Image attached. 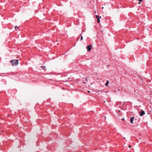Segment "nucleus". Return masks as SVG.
Here are the masks:
<instances>
[{"label": "nucleus", "mask_w": 152, "mask_h": 152, "mask_svg": "<svg viewBox=\"0 0 152 152\" xmlns=\"http://www.w3.org/2000/svg\"><path fill=\"white\" fill-rule=\"evenodd\" d=\"M10 63H11L13 66L17 65L18 63V60H12L10 61Z\"/></svg>", "instance_id": "obj_1"}, {"label": "nucleus", "mask_w": 152, "mask_h": 152, "mask_svg": "<svg viewBox=\"0 0 152 152\" xmlns=\"http://www.w3.org/2000/svg\"><path fill=\"white\" fill-rule=\"evenodd\" d=\"M95 17L97 18V23H99L100 22V19L101 18V17L98 15H96Z\"/></svg>", "instance_id": "obj_2"}, {"label": "nucleus", "mask_w": 152, "mask_h": 152, "mask_svg": "<svg viewBox=\"0 0 152 152\" xmlns=\"http://www.w3.org/2000/svg\"><path fill=\"white\" fill-rule=\"evenodd\" d=\"M92 47V45H88L86 47V48L87 49V50L88 51H90L91 50V49Z\"/></svg>", "instance_id": "obj_3"}, {"label": "nucleus", "mask_w": 152, "mask_h": 152, "mask_svg": "<svg viewBox=\"0 0 152 152\" xmlns=\"http://www.w3.org/2000/svg\"><path fill=\"white\" fill-rule=\"evenodd\" d=\"M145 114L144 111L143 110H141L140 113V116H142Z\"/></svg>", "instance_id": "obj_4"}, {"label": "nucleus", "mask_w": 152, "mask_h": 152, "mask_svg": "<svg viewBox=\"0 0 152 152\" xmlns=\"http://www.w3.org/2000/svg\"><path fill=\"white\" fill-rule=\"evenodd\" d=\"M134 117H131V118L130 122H131V123H132V124H133V121L134 120Z\"/></svg>", "instance_id": "obj_5"}, {"label": "nucleus", "mask_w": 152, "mask_h": 152, "mask_svg": "<svg viewBox=\"0 0 152 152\" xmlns=\"http://www.w3.org/2000/svg\"><path fill=\"white\" fill-rule=\"evenodd\" d=\"M109 81L108 80H107V82H106V83L105 84V86H108V84H109Z\"/></svg>", "instance_id": "obj_6"}, {"label": "nucleus", "mask_w": 152, "mask_h": 152, "mask_svg": "<svg viewBox=\"0 0 152 152\" xmlns=\"http://www.w3.org/2000/svg\"><path fill=\"white\" fill-rule=\"evenodd\" d=\"M81 34H82V33ZM81 34H81V35H80V36H81L80 40H82L83 39V37L82 36H81Z\"/></svg>", "instance_id": "obj_7"}, {"label": "nucleus", "mask_w": 152, "mask_h": 152, "mask_svg": "<svg viewBox=\"0 0 152 152\" xmlns=\"http://www.w3.org/2000/svg\"><path fill=\"white\" fill-rule=\"evenodd\" d=\"M17 28L18 29V27H17V26H15V30H17Z\"/></svg>", "instance_id": "obj_8"}, {"label": "nucleus", "mask_w": 152, "mask_h": 152, "mask_svg": "<svg viewBox=\"0 0 152 152\" xmlns=\"http://www.w3.org/2000/svg\"><path fill=\"white\" fill-rule=\"evenodd\" d=\"M98 92H100L102 93V91H99Z\"/></svg>", "instance_id": "obj_9"}, {"label": "nucleus", "mask_w": 152, "mask_h": 152, "mask_svg": "<svg viewBox=\"0 0 152 152\" xmlns=\"http://www.w3.org/2000/svg\"><path fill=\"white\" fill-rule=\"evenodd\" d=\"M139 1L141 2L142 0H138Z\"/></svg>", "instance_id": "obj_10"}, {"label": "nucleus", "mask_w": 152, "mask_h": 152, "mask_svg": "<svg viewBox=\"0 0 152 152\" xmlns=\"http://www.w3.org/2000/svg\"><path fill=\"white\" fill-rule=\"evenodd\" d=\"M129 148H131V146H130V145H129Z\"/></svg>", "instance_id": "obj_11"}, {"label": "nucleus", "mask_w": 152, "mask_h": 152, "mask_svg": "<svg viewBox=\"0 0 152 152\" xmlns=\"http://www.w3.org/2000/svg\"><path fill=\"white\" fill-rule=\"evenodd\" d=\"M86 80L87 81V78H86Z\"/></svg>", "instance_id": "obj_12"}, {"label": "nucleus", "mask_w": 152, "mask_h": 152, "mask_svg": "<svg viewBox=\"0 0 152 152\" xmlns=\"http://www.w3.org/2000/svg\"><path fill=\"white\" fill-rule=\"evenodd\" d=\"M96 11H95V13H96Z\"/></svg>", "instance_id": "obj_13"}, {"label": "nucleus", "mask_w": 152, "mask_h": 152, "mask_svg": "<svg viewBox=\"0 0 152 152\" xmlns=\"http://www.w3.org/2000/svg\"><path fill=\"white\" fill-rule=\"evenodd\" d=\"M104 8L103 7H102V8L103 9Z\"/></svg>", "instance_id": "obj_14"}]
</instances>
